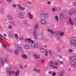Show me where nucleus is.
<instances>
[{
	"label": "nucleus",
	"instance_id": "1",
	"mask_svg": "<svg viewBox=\"0 0 76 76\" xmlns=\"http://www.w3.org/2000/svg\"><path fill=\"white\" fill-rule=\"evenodd\" d=\"M24 40L25 42H28V43H29V42H31L32 43L31 47L32 48H38V44L34 43V41L31 40V39L29 38H27L26 39H24Z\"/></svg>",
	"mask_w": 76,
	"mask_h": 76
},
{
	"label": "nucleus",
	"instance_id": "2",
	"mask_svg": "<svg viewBox=\"0 0 76 76\" xmlns=\"http://www.w3.org/2000/svg\"><path fill=\"white\" fill-rule=\"evenodd\" d=\"M15 48L17 49L15 51V53L16 56H18L19 55V53L18 52H19V51H22V46L21 45L17 44L15 45Z\"/></svg>",
	"mask_w": 76,
	"mask_h": 76
},
{
	"label": "nucleus",
	"instance_id": "3",
	"mask_svg": "<svg viewBox=\"0 0 76 76\" xmlns=\"http://www.w3.org/2000/svg\"><path fill=\"white\" fill-rule=\"evenodd\" d=\"M70 44L72 46L76 47V37H74L72 38V40L70 41Z\"/></svg>",
	"mask_w": 76,
	"mask_h": 76
},
{
	"label": "nucleus",
	"instance_id": "4",
	"mask_svg": "<svg viewBox=\"0 0 76 76\" xmlns=\"http://www.w3.org/2000/svg\"><path fill=\"white\" fill-rule=\"evenodd\" d=\"M6 71L7 73L9 74L10 76H11L12 75V74L15 73V72L13 71H12V69L10 68H7L6 69Z\"/></svg>",
	"mask_w": 76,
	"mask_h": 76
},
{
	"label": "nucleus",
	"instance_id": "5",
	"mask_svg": "<svg viewBox=\"0 0 76 76\" xmlns=\"http://www.w3.org/2000/svg\"><path fill=\"white\" fill-rule=\"evenodd\" d=\"M47 31L51 34H53V35L54 37H57V35H58V32L57 31H55L54 32L53 31V30L50 29L49 28H48L47 29Z\"/></svg>",
	"mask_w": 76,
	"mask_h": 76
},
{
	"label": "nucleus",
	"instance_id": "6",
	"mask_svg": "<svg viewBox=\"0 0 76 76\" xmlns=\"http://www.w3.org/2000/svg\"><path fill=\"white\" fill-rule=\"evenodd\" d=\"M43 34H40L37 35V39L39 40H42L43 39Z\"/></svg>",
	"mask_w": 76,
	"mask_h": 76
},
{
	"label": "nucleus",
	"instance_id": "7",
	"mask_svg": "<svg viewBox=\"0 0 76 76\" xmlns=\"http://www.w3.org/2000/svg\"><path fill=\"white\" fill-rule=\"evenodd\" d=\"M18 9H20V10H21L22 11H24V10H25L26 9L25 7H22V6H21V5L20 4H18Z\"/></svg>",
	"mask_w": 76,
	"mask_h": 76
},
{
	"label": "nucleus",
	"instance_id": "8",
	"mask_svg": "<svg viewBox=\"0 0 76 76\" xmlns=\"http://www.w3.org/2000/svg\"><path fill=\"white\" fill-rule=\"evenodd\" d=\"M71 65L72 67H76V62L75 61H72L71 63Z\"/></svg>",
	"mask_w": 76,
	"mask_h": 76
},
{
	"label": "nucleus",
	"instance_id": "9",
	"mask_svg": "<svg viewBox=\"0 0 76 76\" xmlns=\"http://www.w3.org/2000/svg\"><path fill=\"white\" fill-rule=\"evenodd\" d=\"M18 17L20 19H23L24 18V15L22 12H20L18 14Z\"/></svg>",
	"mask_w": 76,
	"mask_h": 76
},
{
	"label": "nucleus",
	"instance_id": "10",
	"mask_svg": "<svg viewBox=\"0 0 76 76\" xmlns=\"http://www.w3.org/2000/svg\"><path fill=\"white\" fill-rule=\"evenodd\" d=\"M0 64L2 66H3L4 64V62L3 58H1L0 59Z\"/></svg>",
	"mask_w": 76,
	"mask_h": 76
},
{
	"label": "nucleus",
	"instance_id": "11",
	"mask_svg": "<svg viewBox=\"0 0 76 76\" xmlns=\"http://www.w3.org/2000/svg\"><path fill=\"white\" fill-rule=\"evenodd\" d=\"M76 57V56L74 55L72 57L69 56V59L70 60H72L73 61L74 60H75V57Z\"/></svg>",
	"mask_w": 76,
	"mask_h": 76
},
{
	"label": "nucleus",
	"instance_id": "12",
	"mask_svg": "<svg viewBox=\"0 0 76 76\" xmlns=\"http://www.w3.org/2000/svg\"><path fill=\"white\" fill-rule=\"evenodd\" d=\"M34 39H37V35L36 34V33H37V30H34Z\"/></svg>",
	"mask_w": 76,
	"mask_h": 76
},
{
	"label": "nucleus",
	"instance_id": "13",
	"mask_svg": "<svg viewBox=\"0 0 76 76\" xmlns=\"http://www.w3.org/2000/svg\"><path fill=\"white\" fill-rule=\"evenodd\" d=\"M34 57H35L37 59H39L41 58V56L40 55H38L37 54H35L34 55Z\"/></svg>",
	"mask_w": 76,
	"mask_h": 76
},
{
	"label": "nucleus",
	"instance_id": "14",
	"mask_svg": "<svg viewBox=\"0 0 76 76\" xmlns=\"http://www.w3.org/2000/svg\"><path fill=\"white\" fill-rule=\"evenodd\" d=\"M41 23L43 24V25H47V22L44 20H41Z\"/></svg>",
	"mask_w": 76,
	"mask_h": 76
},
{
	"label": "nucleus",
	"instance_id": "15",
	"mask_svg": "<svg viewBox=\"0 0 76 76\" xmlns=\"http://www.w3.org/2000/svg\"><path fill=\"white\" fill-rule=\"evenodd\" d=\"M4 63H8L9 62V59L7 57H5L4 58Z\"/></svg>",
	"mask_w": 76,
	"mask_h": 76
},
{
	"label": "nucleus",
	"instance_id": "16",
	"mask_svg": "<svg viewBox=\"0 0 76 76\" xmlns=\"http://www.w3.org/2000/svg\"><path fill=\"white\" fill-rule=\"evenodd\" d=\"M53 64V61H51L49 63V67H50L53 68L54 66Z\"/></svg>",
	"mask_w": 76,
	"mask_h": 76
},
{
	"label": "nucleus",
	"instance_id": "17",
	"mask_svg": "<svg viewBox=\"0 0 76 76\" xmlns=\"http://www.w3.org/2000/svg\"><path fill=\"white\" fill-rule=\"evenodd\" d=\"M7 18H8L9 20H13V18L12 17V16L10 15H8L7 16Z\"/></svg>",
	"mask_w": 76,
	"mask_h": 76
},
{
	"label": "nucleus",
	"instance_id": "18",
	"mask_svg": "<svg viewBox=\"0 0 76 76\" xmlns=\"http://www.w3.org/2000/svg\"><path fill=\"white\" fill-rule=\"evenodd\" d=\"M28 15L29 16V18L30 19H32V15H31V13L30 12H29L28 13Z\"/></svg>",
	"mask_w": 76,
	"mask_h": 76
},
{
	"label": "nucleus",
	"instance_id": "19",
	"mask_svg": "<svg viewBox=\"0 0 76 76\" xmlns=\"http://www.w3.org/2000/svg\"><path fill=\"white\" fill-rule=\"evenodd\" d=\"M56 49L57 50V52L58 53H60V52H61V48L58 47H56Z\"/></svg>",
	"mask_w": 76,
	"mask_h": 76
},
{
	"label": "nucleus",
	"instance_id": "20",
	"mask_svg": "<svg viewBox=\"0 0 76 76\" xmlns=\"http://www.w3.org/2000/svg\"><path fill=\"white\" fill-rule=\"evenodd\" d=\"M64 17V15L63 13H60L59 15V19H62V18Z\"/></svg>",
	"mask_w": 76,
	"mask_h": 76
},
{
	"label": "nucleus",
	"instance_id": "21",
	"mask_svg": "<svg viewBox=\"0 0 76 76\" xmlns=\"http://www.w3.org/2000/svg\"><path fill=\"white\" fill-rule=\"evenodd\" d=\"M23 24L26 26H29V24L28 23V22L26 20H25L23 23Z\"/></svg>",
	"mask_w": 76,
	"mask_h": 76
},
{
	"label": "nucleus",
	"instance_id": "22",
	"mask_svg": "<svg viewBox=\"0 0 76 76\" xmlns=\"http://www.w3.org/2000/svg\"><path fill=\"white\" fill-rule=\"evenodd\" d=\"M69 21L70 22V24H71L72 25H73V21H72V19L69 18Z\"/></svg>",
	"mask_w": 76,
	"mask_h": 76
},
{
	"label": "nucleus",
	"instance_id": "23",
	"mask_svg": "<svg viewBox=\"0 0 76 76\" xmlns=\"http://www.w3.org/2000/svg\"><path fill=\"white\" fill-rule=\"evenodd\" d=\"M73 11L72 10H71L69 12L68 14L69 15H73Z\"/></svg>",
	"mask_w": 76,
	"mask_h": 76
},
{
	"label": "nucleus",
	"instance_id": "24",
	"mask_svg": "<svg viewBox=\"0 0 76 76\" xmlns=\"http://www.w3.org/2000/svg\"><path fill=\"white\" fill-rule=\"evenodd\" d=\"M24 48L26 49H29V45H26L24 46Z\"/></svg>",
	"mask_w": 76,
	"mask_h": 76
},
{
	"label": "nucleus",
	"instance_id": "25",
	"mask_svg": "<svg viewBox=\"0 0 76 76\" xmlns=\"http://www.w3.org/2000/svg\"><path fill=\"white\" fill-rule=\"evenodd\" d=\"M53 64H54V65H55L56 66H58V63L57 62H53Z\"/></svg>",
	"mask_w": 76,
	"mask_h": 76
},
{
	"label": "nucleus",
	"instance_id": "26",
	"mask_svg": "<svg viewBox=\"0 0 76 76\" xmlns=\"http://www.w3.org/2000/svg\"><path fill=\"white\" fill-rule=\"evenodd\" d=\"M41 18L42 20H45V17L44 15H41Z\"/></svg>",
	"mask_w": 76,
	"mask_h": 76
},
{
	"label": "nucleus",
	"instance_id": "27",
	"mask_svg": "<svg viewBox=\"0 0 76 76\" xmlns=\"http://www.w3.org/2000/svg\"><path fill=\"white\" fill-rule=\"evenodd\" d=\"M55 18L56 21V22H58V16H56Z\"/></svg>",
	"mask_w": 76,
	"mask_h": 76
},
{
	"label": "nucleus",
	"instance_id": "28",
	"mask_svg": "<svg viewBox=\"0 0 76 76\" xmlns=\"http://www.w3.org/2000/svg\"><path fill=\"white\" fill-rule=\"evenodd\" d=\"M20 72V71H19V70H18L15 73V76H18V75H19V73Z\"/></svg>",
	"mask_w": 76,
	"mask_h": 76
},
{
	"label": "nucleus",
	"instance_id": "29",
	"mask_svg": "<svg viewBox=\"0 0 76 76\" xmlns=\"http://www.w3.org/2000/svg\"><path fill=\"white\" fill-rule=\"evenodd\" d=\"M52 9L53 11L54 12L56 11V10H58V8L57 7H55L54 8H52Z\"/></svg>",
	"mask_w": 76,
	"mask_h": 76
},
{
	"label": "nucleus",
	"instance_id": "30",
	"mask_svg": "<svg viewBox=\"0 0 76 76\" xmlns=\"http://www.w3.org/2000/svg\"><path fill=\"white\" fill-rule=\"evenodd\" d=\"M23 58L24 59H26L27 58V56L25 54H24L23 56Z\"/></svg>",
	"mask_w": 76,
	"mask_h": 76
},
{
	"label": "nucleus",
	"instance_id": "31",
	"mask_svg": "<svg viewBox=\"0 0 76 76\" xmlns=\"http://www.w3.org/2000/svg\"><path fill=\"white\" fill-rule=\"evenodd\" d=\"M14 35L15 37V38L16 39H18V35L17 34H14Z\"/></svg>",
	"mask_w": 76,
	"mask_h": 76
},
{
	"label": "nucleus",
	"instance_id": "32",
	"mask_svg": "<svg viewBox=\"0 0 76 76\" xmlns=\"http://www.w3.org/2000/svg\"><path fill=\"white\" fill-rule=\"evenodd\" d=\"M58 67L57 66L53 65V67H52V68H53V69H57Z\"/></svg>",
	"mask_w": 76,
	"mask_h": 76
},
{
	"label": "nucleus",
	"instance_id": "33",
	"mask_svg": "<svg viewBox=\"0 0 76 76\" xmlns=\"http://www.w3.org/2000/svg\"><path fill=\"white\" fill-rule=\"evenodd\" d=\"M8 28L10 29H13V26L11 25H10L8 27Z\"/></svg>",
	"mask_w": 76,
	"mask_h": 76
},
{
	"label": "nucleus",
	"instance_id": "34",
	"mask_svg": "<svg viewBox=\"0 0 76 76\" xmlns=\"http://www.w3.org/2000/svg\"><path fill=\"white\" fill-rule=\"evenodd\" d=\"M2 39H4V40H6V38H5L4 36H3L1 35V36L0 37Z\"/></svg>",
	"mask_w": 76,
	"mask_h": 76
},
{
	"label": "nucleus",
	"instance_id": "35",
	"mask_svg": "<svg viewBox=\"0 0 76 76\" xmlns=\"http://www.w3.org/2000/svg\"><path fill=\"white\" fill-rule=\"evenodd\" d=\"M40 50L41 53H44L45 51L44 49L43 48H40Z\"/></svg>",
	"mask_w": 76,
	"mask_h": 76
},
{
	"label": "nucleus",
	"instance_id": "36",
	"mask_svg": "<svg viewBox=\"0 0 76 76\" xmlns=\"http://www.w3.org/2000/svg\"><path fill=\"white\" fill-rule=\"evenodd\" d=\"M59 35L60 36H61V37H62V36H63V35H64V32H61L60 33Z\"/></svg>",
	"mask_w": 76,
	"mask_h": 76
},
{
	"label": "nucleus",
	"instance_id": "37",
	"mask_svg": "<svg viewBox=\"0 0 76 76\" xmlns=\"http://www.w3.org/2000/svg\"><path fill=\"white\" fill-rule=\"evenodd\" d=\"M73 52V49H70L69 50L68 53H72Z\"/></svg>",
	"mask_w": 76,
	"mask_h": 76
},
{
	"label": "nucleus",
	"instance_id": "38",
	"mask_svg": "<svg viewBox=\"0 0 76 76\" xmlns=\"http://www.w3.org/2000/svg\"><path fill=\"white\" fill-rule=\"evenodd\" d=\"M40 13L41 15V16L42 15H44V11H41L40 12Z\"/></svg>",
	"mask_w": 76,
	"mask_h": 76
},
{
	"label": "nucleus",
	"instance_id": "39",
	"mask_svg": "<svg viewBox=\"0 0 76 76\" xmlns=\"http://www.w3.org/2000/svg\"><path fill=\"white\" fill-rule=\"evenodd\" d=\"M2 46H3V47L4 48H6L7 47V45L4 44L3 42H2Z\"/></svg>",
	"mask_w": 76,
	"mask_h": 76
},
{
	"label": "nucleus",
	"instance_id": "40",
	"mask_svg": "<svg viewBox=\"0 0 76 76\" xmlns=\"http://www.w3.org/2000/svg\"><path fill=\"white\" fill-rule=\"evenodd\" d=\"M36 72L37 73H39L40 72H41V71L40 70V69H37Z\"/></svg>",
	"mask_w": 76,
	"mask_h": 76
},
{
	"label": "nucleus",
	"instance_id": "41",
	"mask_svg": "<svg viewBox=\"0 0 76 76\" xmlns=\"http://www.w3.org/2000/svg\"><path fill=\"white\" fill-rule=\"evenodd\" d=\"M13 33L12 32H11L9 34L10 37H12V36H13Z\"/></svg>",
	"mask_w": 76,
	"mask_h": 76
},
{
	"label": "nucleus",
	"instance_id": "42",
	"mask_svg": "<svg viewBox=\"0 0 76 76\" xmlns=\"http://www.w3.org/2000/svg\"><path fill=\"white\" fill-rule=\"evenodd\" d=\"M38 24L36 23V26H35V29H37V28H38Z\"/></svg>",
	"mask_w": 76,
	"mask_h": 76
},
{
	"label": "nucleus",
	"instance_id": "43",
	"mask_svg": "<svg viewBox=\"0 0 76 76\" xmlns=\"http://www.w3.org/2000/svg\"><path fill=\"white\" fill-rule=\"evenodd\" d=\"M44 16H45V18H47L48 17V14L45 13V14H44Z\"/></svg>",
	"mask_w": 76,
	"mask_h": 76
},
{
	"label": "nucleus",
	"instance_id": "44",
	"mask_svg": "<svg viewBox=\"0 0 76 76\" xmlns=\"http://www.w3.org/2000/svg\"><path fill=\"white\" fill-rule=\"evenodd\" d=\"M45 52H45V56H47V54L48 53V50H46Z\"/></svg>",
	"mask_w": 76,
	"mask_h": 76
},
{
	"label": "nucleus",
	"instance_id": "45",
	"mask_svg": "<svg viewBox=\"0 0 76 76\" xmlns=\"http://www.w3.org/2000/svg\"><path fill=\"white\" fill-rule=\"evenodd\" d=\"M1 13V14L2 15H4V12H3V11H0Z\"/></svg>",
	"mask_w": 76,
	"mask_h": 76
},
{
	"label": "nucleus",
	"instance_id": "46",
	"mask_svg": "<svg viewBox=\"0 0 76 76\" xmlns=\"http://www.w3.org/2000/svg\"><path fill=\"white\" fill-rule=\"evenodd\" d=\"M20 39L21 41H22L23 40V38L22 37H20Z\"/></svg>",
	"mask_w": 76,
	"mask_h": 76
},
{
	"label": "nucleus",
	"instance_id": "47",
	"mask_svg": "<svg viewBox=\"0 0 76 76\" xmlns=\"http://www.w3.org/2000/svg\"><path fill=\"white\" fill-rule=\"evenodd\" d=\"M12 25H15V22L14 21H12L11 22Z\"/></svg>",
	"mask_w": 76,
	"mask_h": 76
},
{
	"label": "nucleus",
	"instance_id": "48",
	"mask_svg": "<svg viewBox=\"0 0 76 76\" xmlns=\"http://www.w3.org/2000/svg\"><path fill=\"white\" fill-rule=\"evenodd\" d=\"M20 68H21V69H23V66L21 64L20 65Z\"/></svg>",
	"mask_w": 76,
	"mask_h": 76
},
{
	"label": "nucleus",
	"instance_id": "49",
	"mask_svg": "<svg viewBox=\"0 0 76 76\" xmlns=\"http://www.w3.org/2000/svg\"><path fill=\"white\" fill-rule=\"evenodd\" d=\"M52 76H56V73H55V72H53V73H52Z\"/></svg>",
	"mask_w": 76,
	"mask_h": 76
},
{
	"label": "nucleus",
	"instance_id": "50",
	"mask_svg": "<svg viewBox=\"0 0 76 76\" xmlns=\"http://www.w3.org/2000/svg\"><path fill=\"white\" fill-rule=\"evenodd\" d=\"M45 61V59H43L42 60H41V63H43Z\"/></svg>",
	"mask_w": 76,
	"mask_h": 76
},
{
	"label": "nucleus",
	"instance_id": "51",
	"mask_svg": "<svg viewBox=\"0 0 76 76\" xmlns=\"http://www.w3.org/2000/svg\"><path fill=\"white\" fill-rule=\"evenodd\" d=\"M7 51H8V52H10V53H13V51H11V50L9 49H7Z\"/></svg>",
	"mask_w": 76,
	"mask_h": 76
},
{
	"label": "nucleus",
	"instance_id": "52",
	"mask_svg": "<svg viewBox=\"0 0 76 76\" xmlns=\"http://www.w3.org/2000/svg\"><path fill=\"white\" fill-rule=\"evenodd\" d=\"M53 73V72L52 71H49L48 72V74H49L50 75H51Z\"/></svg>",
	"mask_w": 76,
	"mask_h": 76
},
{
	"label": "nucleus",
	"instance_id": "53",
	"mask_svg": "<svg viewBox=\"0 0 76 76\" xmlns=\"http://www.w3.org/2000/svg\"><path fill=\"white\" fill-rule=\"evenodd\" d=\"M64 72H65V70H64L62 71H61V73H62V74H63V73H64Z\"/></svg>",
	"mask_w": 76,
	"mask_h": 76
},
{
	"label": "nucleus",
	"instance_id": "54",
	"mask_svg": "<svg viewBox=\"0 0 76 76\" xmlns=\"http://www.w3.org/2000/svg\"><path fill=\"white\" fill-rule=\"evenodd\" d=\"M59 61V63L61 64H63V62L62 61Z\"/></svg>",
	"mask_w": 76,
	"mask_h": 76
},
{
	"label": "nucleus",
	"instance_id": "55",
	"mask_svg": "<svg viewBox=\"0 0 76 76\" xmlns=\"http://www.w3.org/2000/svg\"><path fill=\"white\" fill-rule=\"evenodd\" d=\"M59 76H63V74L62 73H61L59 75Z\"/></svg>",
	"mask_w": 76,
	"mask_h": 76
},
{
	"label": "nucleus",
	"instance_id": "56",
	"mask_svg": "<svg viewBox=\"0 0 76 76\" xmlns=\"http://www.w3.org/2000/svg\"><path fill=\"white\" fill-rule=\"evenodd\" d=\"M73 21H75L76 20V17H75L73 18Z\"/></svg>",
	"mask_w": 76,
	"mask_h": 76
},
{
	"label": "nucleus",
	"instance_id": "57",
	"mask_svg": "<svg viewBox=\"0 0 76 76\" xmlns=\"http://www.w3.org/2000/svg\"><path fill=\"white\" fill-rule=\"evenodd\" d=\"M13 7L16 8V6L15 4H13L12 6Z\"/></svg>",
	"mask_w": 76,
	"mask_h": 76
},
{
	"label": "nucleus",
	"instance_id": "58",
	"mask_svg": "<svg viewBox=\"0 0 76 76\" xmlns=\"http://www.w3.org/2000/svg\"><path fill=\"white\" fill-rule=\"evenodd\" d=\"M7 1H9V2H12V0H7Z\"/></svg>",
	"mask_w": 76,
	"mask_h": 76
},
{
	"label": "nucleus",
	"instance_id": "59",
	"mask_svg": "<svg viewBox=\"0 0 76 76\" xmlns=\"http://www.w3.org/2000/svg\"><path fill=\"white\" fill-rule=\"evenodd\" d=\"M50 3H51V2L50 1H49L47 2V4H50Z\"/></svg>",
	"mask_w": 76,
	"mask_h": 76
},
{
	"label": "nucleus",
	"instance_id": "60",
	"mask_svg": "<svg viewBox=\"0 0 76 76\" xmlns=\"http://www.w3.org/2000/svg\"><path fill=\"white\" fill-rule=\"evenodd\" d=\"M33 71H37V69H35V68H34L33 69Z\"/></svg>",
	"mask_w": 76,
	"mask_h": 76
},
{
	"label": "nucleus",
	"instance_id": "61",
	"mask_svg": "<svg viewBox=\"0 0 76 76\" xmlns=\"http://www.w3.org/2000/svg\"><path fill=\"white\" fill-rule=\"evenodd\" d=\"M74 5L76 7V2H74Z\"/></svg>",
	"mask_w": 76,
	"mask_h": 76
},
{
	"label": "nucleus",
	"instance_id": "62",
	"mask_svg": "<svg viewBox=\"0 0 76 76\" xmlns=\"http://www.w3.org/2000/svg\"><path fill=\"white\" fill-rule=\"evenodd\" d=\"M58 57H60V58H62V56L61 55H59Z\"/></svg>",
	"mask_w": 76,
	"mask_h": 76
},
{
	"label": "nucleus",
	"instance_id": "63",
	"mask_svg": "<svg viewBox=\"0 0 76 76\" xmlns=\"http://www.w3.org/2000/svg\"><path fill=\"white\" fill-rule=\"evenodd\" d=\"M66 12H67V10H64V13H66Z\"/></svg>",
	"mask_w": 76,
	"mask_h": 76
},
{
	"label": "nucleus",
	"instance_id": "64",
	"mask_svg": "<svg viewBox=\"0 0 76 76\" xmlns=\"http://www.w3.org/2000/svg\"><path fill=\"white\" fill-rule=\"evenodd\" d=\"M73 11V12H74V13H76V10H74Z\"/></svg>",
	"mask_w": 76,
	"mask_h": 76
}]
</instances>
